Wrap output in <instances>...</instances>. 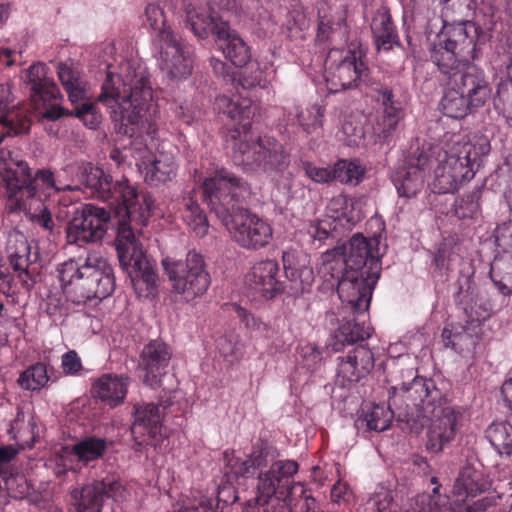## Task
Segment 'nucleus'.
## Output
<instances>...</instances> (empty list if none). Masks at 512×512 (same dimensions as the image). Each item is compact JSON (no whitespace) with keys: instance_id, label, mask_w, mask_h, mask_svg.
Returning <instances> with one entry per match:
<instances>
[{"instance_id":"1","label":"nucleus","mask_w":512,"mask_h":512,"mask_svg":"<svg viewBox=\"0 0 512 512\" xmlns=\"http://www.w3.org/2000/svg\"><path fill=\"white\" fill-rule=\"evenodd\" d=\"M98 61L106 73L98 101L106 106L116 131L130 138V153L144 180L151 185L172 180L174 153L169 142L158 138V106L146 65L117 55L114 43L101 46Z\"/></svg>"},{"instance_id":"2","label":"nucleus","mask_w":512,"mask_h":512,"mask_svg":"<svg viewBox=\"0 0 512 512\" xmlns=\"http://www.w3.org/2000/svg\"><path fill=\"white\" fill-rule=\"evenodd\" d=\"M381 255L380 237L367 239L356 234L350 239L349 269L336 284L342 306L338 314L332 311L326 315L327 322L332 325L340 321L339 317L342 318L329 341L335 352L371 336V327L357 322L356 316L369 309L372 292L380 276Z\"/></svg>"},{"instance_id":"3","label":"nucleus","mask_w":512,"mask_h":512,"mask_svg":"<svg viewBox=\"0 0 512 512\" xmlns=\"http://www.w3.org/2000/svg\"><path fill=\"white\" fill-rule=\"evenodd\" d=\"M476 33L471 21L444 24L432 54L447 85L457 88L472 107L484 105L491 94L484 72L468 60L478 58Z\"/></svg>"},{"instance_id":"4","label":"nucleus","mask_w":512,"mask_h":512,"mask_svg":"<svg viewBox=\"0 0 512 512\" xmlns=\"http://www.w3.org/2000/svg\"><path fill=\"white\" fill-rule=\"evenodd\" d=\"M247 185L226 169H219L203 182V197L232 239L245 249L257 250L273 237L271 225L258 215L236 206Z\"/></svg>"},{"instance_id":"5","label":"nucleus","mask_w":512,"mask_h":512,"mask_svg":"<svg viewBox=\"0 0 512 512\" xmlns=\"http://www.w3.org/2000/svg\"><path fill=\"white\" fill-rule=\"evenodd\" d=\"M0 178L10 193L14 209L23 211L33 223L52 231L54 222L50 205L62 191L77 187L59 186L50 170L39 169L34 175L28 164L8 150H0Z\"/></svg>"},{"instance_id":"6","label":"nucleus","mask_w":512,"mask_h":512,"mask_svg":"<svg viewBox=\"0 0 512 512\" xmlns=\"http://www.w3.org/2000/svg\"><path fill=\"white\" fill-rule=\"evenodd\" d=\"M406 374L408 379H412L410 388L406 390L407 400L393 390L391 404L400 409L412 407L414 419L409 423L411 429L418 432L427 425L426 448L438 453L454 439L461 413L445 404L441 391L433 381L419 377L413 367H409Z\"/></svg>"},{"instance_id":"7","label":"nucleus","mask_w":512,"mask_h":512,"mask_svg":"<svg viewBox=\"0 0 512 512\" xmlns=\"http://www.w3.org/2000/svg\"><path fill=\"white\" fill-rule=\"evenodd\" d=\"M113 208L118 218L115 243L120 266L128 274L139 297H152L156 293L158 277L141 243L144 236L142 227L147 225L149 218L143 223L136 220L132 213L126 211L125 204Z\"/></svg>"},{"instance_id":"8","label":"nucleus","mask_w":512,"mask_h":512,"mask_svg":"<svg viewBox=\"0 0 512 512\" xmlns=\"http://www.w3.org/2000/svg\"><path fill=\"white\" fill-rule=\"evenodd\" d=\"M59 279L66 300L77 306L92 299H105L115 288L111 266L96 253L63 263Z\"/></svg>"},{"instance_id":"9","label":"nucleus","mask_w":512,"mask_h":512,"mask_svg":"<svg viewBox=\"0 0 512 512\" xmlns=\"http://www.w3.org/2000/svg\"><path fill=\"white\" fill-rule=\"evenodd\" d=\"M489 151L490 144L486 138H479L475 143L455 142L448 151L438 154L439 163L429 187L438 194L454 193L474 177V165Z\"/></svg>"},{"instance_id":"10","label":"nucleus","mask_w":512,"mask_h":512,"mask_svg":"<svg viewBox=\"0 0 512 512\" xmlns=\"http://www.w3.org/2000/svg\"><path fill=\"white\" fill-rule=\"evenodd\" d=\"M83 183L91 193L109 202L111 207L125 204L126 211L132 213L136 220L142 223L152 215L154 198L148 193H139L125 177L112 182L111 177L103 169L89 166L85 169Z\"/></svg>"},{"instance_id":"11","label":"nucleus","mask_w":512,"mask_h":512,"mask_svg":"<svg viewBox=\"0 0 512 512\" xmlns=\"http://www.w3.org/2000/svg\"><path fill=\"white\" fill-rule=\"evenodd\" d=\"M187 24L198 39H207L209 35H214L224 56L233 65L243 67L250 61V48L219 13H204L189 7Z\"/></svg>"},{"instance_id":"12","label":"nucleus","mask_w":512,"mask_h":512,"mask_svg":"<svg viewBox=\"0 0 512 512\" xmlns=\"http://www.w3.org/2000/svg\"><path fill=\"white\" fill-rule=\"evenodd\" d=\"M233 161L248 172H265L268 175L283 172L290 163L289 154L274 138L253 140L244 134L234 146Z\"/></svg>"},{"instance_id":"13","label":"nucleus","mask_w":512,"mask_h":512,"mask_svg":"<svg viewBox=\"0 0 512 512\" xmlns=\"http://www.w3.org/2000/svg\"><path fill=\"white\" fill-rule=\"evenodd\" d=\"M162 267L171 283L172 292L186 302L202 296L210 286V275L204 258L195 250L189 251L185 260L163 258Z\"/></svg>"},{"instance_id":"14","label":"nucleus","mask_w":512,"mask_h":512,"mask_svg":"<svg viewBox=\"0 0 512 512\" xmlns=\"http://www.w3.org/2000/svg\"><path fill=\"white\" fill-rule=\"evenodd\" d=\"M368 67L360 49H331L324 62L318 84H324L329 93L358 87L367 77Z\"/></svg>"},{"instance_id":"15","label":"nucleus","mask_w":512,"mask_h":512,"mask_svg":"<svg viewBox=\"0 0 512 512\" xmlns=\"http://www.w3.org/2000/svg\"><path fill=\"white\" fill-rule=\"evenodd\" d=\"M491 488V480L482 469L474 465H466L455 479L449 512H484L495 502L494 497L478 496Z\"/></svg>"},{"instance_id":"16","label":"nucleus","mask_w":512,"mask_h":512,"mask_svg":"<svg viewBox=\"0 0 512 512\" xmlns=\"http://www.w3.org/2000/svg\"><path fill=\"white\" fill-rule=\"evenodd\" d=\"M48 67L42 62L32 64L24 71L23 80L29 86L35 109L43 119L55 121L67 113L61 107L60 90L48 76Z\"/></svg>"},{"instance_id":"17","label":"nucleus","mask_w":512,"mask_h":512,"mask_svg":"<svg viewBox=\"0 0 512 512\" xmlns=\"http://www.w3.org/2000/svg\"><path fill=\"white\" fill-rule=\"evenodd\" d=\"M299 466L293 460H278L257 477L255 501L259 506L268 505L272 499L285 501L293 488V477Z\"/></svg>"},{"instance_id":"18","label":"nucleus","mask_w":512,"mask_h":512,"mask_svg":"<svg viewBox=\"0 0 512 512\" xmlns=\"http://www.w3.org/2000/svg\"><path fill=\"white\" fill-rule=\"evenodd\" d=\"M157 61L160 69L172 80L186 79L192 73L191 51L181 37L172 30L161 33Z\"/></svg>"},{"instance_id":"19","label":"nucleus","mask_w":512,"mask_h":512,"mask_svg":"<svg viewBox=\"0 0 512 512\" xmlns=\"http://www.w3.org/2000/svg\"><path fill=\"white\" fill-rule=\"evenodd\" d=\"M407 369L408 368H401L393 371L390 379L392 385L388 390V407L376 404L366 412L363 420L365 421L369 430H374L377 432L386 430L390 426L395 414H397L398 417L403 418V420H405L408 424L411 420L414 419V412L412 411L411 406L410 408L407 407L400 409L391 404L393 390L401 393L403 395V399L407 400L408 392H406V390L410 388V384L412 382V379L407 378Z\"/></svg>"},{"instance_id":"20","label":"nucleus","mask_w":512,"mask_h":512,"mask_svg":"<svg viewBox=\"0 0 512 512\" xmlns=\"http://www.w3.org/2000/svg\"><path fill=\"white\" fill-rule=\"evenodd\" d=\"M110 220L111 213L106 208L85 204L80 214L72 219L67 228V242L82 245L101 240Z\"/></svg>"},{"instance_id":"21","label":"nucleus","mask_w":512,"mask_h":512,"mask_svg":"<svg viewBox=\"0 0 512 512\" xmlns=\"http://www.w3.org/2000/svg\"><path fill=\"white\" fill-rule=\"evenodd\" d=\"M244 283L254 299L271 300L284 292L280 267L276 260L265 259L252 265L245 274Z\"/></svg>"},{"instance_id":"22","label":"nucleus","mask_w":512,"mask_h":512,"mask_svg":"<svg viewBox=\"0 0 512 512\" xmlns=\"http://www.w3.org/2000/svg\"><path fill=\"white\" fill-rule=\"evenodd\" d=\"M6 254L21 287L26 291L32 289L35 280L31 271V265L36 261L37 257L36 255L32 256L31 246L22 232L11 230L8 233Z\"/></svg>"},{"instance_id":"23","label":"nucleus","mask_w":512,"mask_h":512,"mask_svg":"<svg viewBox=\"0 0 512 512\" xmlns=\"http://www.w3.org/2000/svg\"><path fill=\"white\" fill-rule=\"evenodd\" d=\"M337 379L345 386L358 382L371 372L374 367V355L365 345L351 349L346 355L337 358Z\"/></svg>"},{"instance_id":"24","label":"nucleus","mask_w":512,"mask_h":512,"mask_svg":"<svg viewBox=\"0 0 512 512\" xmlns=\"http://www.w3.org/2000/svg\"><path fill=\"white\" fill-rule=\"evenodd\" d=\"M171 357V348L160 340H153L145 345L140 362V367L145 371L143 382L153 388L159 386Z\"/></svg>"},{"instance_id":"25","label":"nucleus","mask_w":512,"mask_h":512,"mask_svg":"<svg viewBox=\"0 0 512 512\" xmlns=\"http://www.w3.org/2000/svg\"><path fill=\"white\" fill-rule=\"evenodd\" d=\"M0 143L5 136L28 132L30 121L26 111L14 104L9 84H0Z\"/></svg>"},{"instance_id":"26","label":"nucleus","mask_w":512,"mask_h":512,"mask_svg":"<svg viewBox=\"0 0 512 512\" xmlns=\"http://www.w3.org/2000/svg\"><path fill=\"white\" fill-rule=\"evenodd\" d=\"M364 204L363 198L338 194L329 200L325 216L339 229H351L363 218Z\"/></svg>"},{"instance_id":"27","label":"nucleus","mask_w":512,"mask_h":512,"mask_svg":"<svg viewBox=\"0 0 512 512\" xmlns=\"http://www.w3.org/2000/svg\"><path fill=\"white\" fill-rule=\"evenodd\" d=\"M163 409L153 403L135 407L132 434L139 445L149 444L161 433Z\"/></svg>"},{"instance_id":"28","label":"nucleus","mask_w":512,"mask_h":512,"mask_svg":"<svg viewBox=\"0 0 512 512\" xmlns=\"http://www.w3.org/2000/svg\"><path fill=\"white\" fill-rule=\"evenodd\" d=\"M350 242L347 245L337 246L323 253L317 265V275L327 289H333L339 279L349 269Z\"/></svg>"},{"instance_id":"29","label":"nucleus","mask_w":512,"mask_h":512,"mask_svg":"<svg viewBox=\"0 0 512 512\" xmlns=\"http://www.w3.org/2000/svg\"><path fill=\"white\" fill-rule=\"evenodd\" d=\"M430 165L426 155H419L407 167L400 168L393 176V182L401 197H414L424 185L425 169Z\"/></svg>"},{"instance_id":"30","label":"nucleus","mask_w":512,"mask_h":512,"mask_svg":"<svg viewBox=\"0 0 512 512\" xmlns=\"http://www.w3.org/2000/svg\"><path fill=\"white\" fill-rule=\"evenodd\" d=\"M286 278L301 291L308 290L314 281V272L308 256L301 251L288 249L282 255Z\"/></svg>"},{"instance_id":"31","label":"nucleus","mask_w":512,"mask_h":512,"mask_svg":"<svg viewBox=\"0 0 512 512\" xmlns=\"http://www.w3.org/2000/svg\"><path fill=\"white\" fill-rule=\"evenodd\" d=\"M378 100L384 107L382 120L373 128V134L380 139L387 138L404 117L403 107L400 102L394 100L391 89L381 86L378 90Z\"/></svg>"},{"instance_id":"32","label":"nucleus","mask_w":512,"mask_h":512,"mask_svg":"<svg viewBox=\"0 0 512 512\" xmlns=\"http://www.w3.org/2000/svg\"><path fill=\"white\" fill-rule=\"evenodd\" d=\"M128 385L127 377L105 374L95 381L92 393L108 406L116 407L123 402Z\"/></svg>"},{"instance_id":"33","label":"nucleus","mask_w":512,"mask_h":512,"mask_svg":"<svg viewBox=\"0 0 512 512\" xmlns=\"http://www.w3.org/2000/svg\"><path fill=\"white\" fill-rule=\"evenodd\" d=\"M216 108L227 116L234 124H238L244 131L250 127V120L254 115L251 100L239 95H221L216 98Z\"/></svg>"},{"instance_id":"34","label":"nucleus","mask_w":512,"mask_h":512,"mask_svg":"<svg viewBox=\"0 0 512 512\" xmlns=\"http://www.w3.org/2000/svg\"><path fill=\"white\" fill-rule=\"evenodd\" d=\"M179 212L187 227L195 236L205 237L209 233V222L205 212L192 196H184L179 203Z\"/></svg>"},{"instance_id":"35","label":"nucleus","mask_w":512,"mask_h":512,"mask_svg":"<svg viewBox=\"0 0 512 512\" xmlns=\"http://www.w3.org/2000/svg\"><path fill=\"white\" fill-rule=\"evenodd\" d=\"M57 75L66 90L69 100L76 104L86 96L85 81L78 69L71 64L61 62L57 65Z\"/></svg>"},{"instance_id":"36","label":"nucleus","mask_w":512,"mask_h":512,"mask_svg":"<svg viewBox=\"0 0 512 512\" xmlns=\"http://www.w3.org/2000/svg\"><path fill=\"white\" fill-rule=\"evenodd\" d=\"M223 461L226 473L235 479L249 478L264 464L261 455H252L245 459L235 457L233 451L226 450L223 453Z\"/></svg>"},{"instance_id":"37","label":"nucleus","mask_w":512,"mask_h":512,"mask_svg":"<svg viewBox=\"0 0 512 512\" xmlns=\"http://www.w3.org/2000/svg\"><path fill=\"white\" fill-rule=\"evenodd\" d=\"M107 449V441L99 437H86L74 444L71 448H65L67 456L76 458L78 462L88 463L99 459Z\"/></svg>"},{"instance_id":"38","label":"nucleus","mask_w":512,"mask_h":512,"mask_svg":"<svg viewBox=\"0 0 512 512\" xmlns=\"http://www.w3.org/2000/svg\"><path fill=\"white\" fill-rule=\"evenodd\" d=\"M371 29L378 48L389 50L397 42L391 16L386 10H379L372 19Z\"/></svg>"},{"instance_id":"39","label":"nucleus","mask_w":512,"mask_h":512,"mask_svg":"<svg viewBox=\"0 0 512 512\" xmlns=\"http://www.w3.org/2000/svg\"><path fill=\"white\" fill-rule=\"evenodd\" d=\"M366 120V116L359 112L345 116L341 127V139L347 146H360L364 143Z\"/></svg>"},{"instance_id":"40","label":"nucleus","mask_w":512,"mask_h":512,"mask_svg":"<svg viewBox=\"0 0 512 512\" xmlns=\"http://www.w3.org/2000/svg\"><path fill=\"white\" fill-rule=\"evenodd\" d=\"M442 339L446 347L460 354L470 351L476 344V339L460 324L446 325L442 331Z\"/></svg>"},{"instance_id":"41","label":"nucleus","mask_w":512,"mask_h":512,"mask_svg":"<svg viewBox=\"0 0 512 512\" xmlns=\"http://www.w3.org/2000/svg\"><path fill=\"white\" fill-rule=\"evenodd\" d=\"M71 496L78 512L101 511L103 495L99 492L95 482L83 486L81 490L74 489Z\"/></svg>"},{"instance_id":"42","label":"nucleus","mask_w":512,"mask_h":512,"mask_svg":"<svg viewBox=\"0 0 512 512\" xmlns=\"http://www.w3.org/2000/svg\"><path fill=\"white\" fill-rule=\"evenodd\" d=\"M487 437L500 455L512 456V424L510 422L492 423L487 430Z\"/></svg>"},{"instance_id":"43","label":"nucleus","mask_w":512,"mask_h":512,"mask_svg":"<svg viewBox=\"0 0 512 512\" xmlns=\"http://www.w3.org/2000/svg\"><path fill=\"white\" fill-rule=\"evenodd\" d=\"M490 277L501 294H512V258L495 257L491 264Z\"/></svg>"},{"instance_id":"44","label":"nucleus","mask_w":512,"mask_h":512,"mask_svg":"<svg viewBox=\"0 0 512 512\" xmlns=\"http://www.w3.org/2000/svg\"><path fill=\"white\" fill-rule=\"evenodd\" d=\"M325 108L319 103L312 104L306 108L296 107V119L299 126L306 134L316 133L322 129L324 122Z\"/></svg>"},{"instance_id":"45","label":"nucleus","mask_w":512,"mask_h":512,"mask_svg":"<svg viewBox=\"0 0 512 512\" xmlns=\"http://www.w3.org/2000/svg\"><path fill=\"white\" fill-rule=\"evenodd\" d=\"M441 107L446 116L458 119L467 115L472 103L457 88L448 86Z\"/></svg>"},{"instance_id":"46","label":"nucleus","mask_w":512,"mask_h":512,"mask_svg":"<svg viewBox=\"0 0 512 512\" xmlns=\"http://www.w3.org/2000/svg\"><path fill=\"white\" fill-rule=\"evenodd\" d=\"M365 512H399V505L395 501L391 489L380 485L365 503Z\"/></svg>"},{"instance_id":"47","label":"nucleus","mask_w":512,"mask_h":512,"mask_svg":"<svg viewBox=\"0 0 512 512\" xmlns=\"http://www.w3.org/2000/svg\"><path fill=\"white\" fill-rule=\"evenodd\" d=\"M407 512H449L448 498L438 494V487L430 493L418 495Z\"/></svg>"},{"instance_id":"48","label":"nucleus","mask_w":512,"mask_h":512,"mask_svg":"<svg viewBox=\"0 0 512 512\" xmlns=\"http://www.w3.org/2000/svg\"><path fill=\"white\" fill-rule=\"evenodd\" d=\"M216 348L219 355L230 364L238 362L245 352L244 344L234 332L220 336L216 341Z\"/></svg>"},{"instance_id":"49","label":"nucleus","mask_w":512,"mask_h":512,"mask_svg":"<svg viewBox=\"0 0 512 512\" xmlns=\"http://www.w3.org/2000/svg\"><path fill=\"white\" fill-rule=\"evenodd\" d=\"M36 429L37 426L34 421V417L29 414L26 420L24 411L22 409H18L17 416L11 423L10 427V433L13 434V438L22 441H27L29 439L30 443L28 446L32 447L37 437Z\"/></svg>"},{"instance_id":"50","label":"nucleus","mask_w":512,"mask_h":512,"mask_svg":"<svg viewBox=\"0 0 512 512\" xmlns=\"http://www.w3.org/2000/svg\"><path fill=\"white\" fill-rule=\"evenodd\" d=\"M335 180L357 185L363 179L365 169L358 160H340L334 165Z\"/></svg>"},{"instance_id":"51","label":"nucleus","mask_w":512,"mask_h":512,"mask_svg":"<svg viewBox=\"0 0 512 512\" xmlns=\"http://www.w3.org/2000/svg\"><path fill=\"white\" fill-rule=\"evenodd\" d=\"M346 35V23L344 18V12L340 11L337 13L336 20L327 19L324 16H320V23L318 26L317 39L321 42L326 40H334L337 37H345Z\"/></svg>"},{"instance_id":"52","label":"nucleus","mask_w":512,"mask_h":512,"mask_svg":"<svg viewBox=\"0 0 512 512\" xmlns=\"http://www.w3.org/2000/svg\"><path fill=\"white\" fill-rule=\"evenodd\" d=\"M48 380L46 366L42 363H36L20 375L18 383L23 389L35 391L44 387Z\"/></svg>"},{"instance_id":"53","label":"nucleus","mask_w":512,"mask_h":512,"mask_svg":"<svg viewBox=\"0 0 512 512\" xmlns=\"http://www.w3.org/2000/svg\"><path fill=\"white\" fill-rule=\"evenodd\" d=\"M239 83L244 89L256 87L267 89L270 85V79L258 64H251L240 73Z\"/></svg>"},{"instance_id":"54","label":"nucleus","mask_w":512,"mask_h":512,"mask_svg":"<svg viewBox=\"0 0 512 512\" xmlns=\"http://www.w3.org/2000/svg\"><path fill=\"white\" fill-rule=\"evenodd\" d=\"M143 23L146 27L157 33L158 42L161 41L162 31L171 30L166 25L164 11L158 4L150 3L146 6Z\"/></svg>"},{"instance_id":"55","label":"nucleus","mask_w":512,"mask_h":512,"mask_svg":"<svg viewBox=\"0 0 512 512\" xmlns=\"http://www.w3.org/2000/svg\"><path fill=\"white\" fill-rule=\"evenodd\" d=\"M234 308L241 322L253 336L265 338L269 336L270 328L268 324H266L260 318L254 316L241 306L235 305Z\"/></svg>"},{"instance_id":"56","label":"nucleus","mask_w":512,"mask_h":512,"mask_svg":"<svg viewBox=\"0 0 512 512\" xmlns=\"http://www.w3.org/2000/svg\"><path fill=\"white\" fill-rule=\"evenodd\" d=\"M230 5L231 0H183V10L186 18L189 7L204 13H219L229 9Z\"/></svg>"},{"instance_id":"57","label":"nucleus","mask_w":512,"mask_h":512,"mask_svg":"<svg viewBox=\"0 0 512 512\" xmlns=\"http://www.w3.org/2000/svg\"><path fill=\"white\" fill-rule=\"evenodd\" d=\"M494 237L497 248L504 254L502 257L512 258V221L499 224Z\"/></svg>"},{"instance_id":"58","label":"nucleus","mask_w":512,"mask_h":512,"mask_svg":"<svg viewBox=\"0 0 512 512\" xmlns=\"http://www.w3.org/2000/svg\"><path fill=\"white\" fill-rule=\"evenodd\" d=\"M478 208L476 194H469L456 200L454 212L459 219H467L473 218L477 214Z\"/></svg>"},{"instance_id":"59","label":"nucleus","mask_w":512,"mask_h":512,"mask_svg":"<svg viewBox=\"0 0 512 512\" xmlns=\"http://www.w3.org/2000/svg\"><path fill=\"white\" fill-rule=\"evenodd\" d=\"M303 169L306 176L315 183L325 184L335 180L334 168L320 167L312 162L306 161L303 162Z\"/></svg>"},{"instance_id":"60","label":"nucleus","mask_w":512,"mask_h":512,"mask_svg":"<svg viewBox=\"0 0 512 512\" xmlns=\"http://www.w3.org/2000/svg\"><path fill=\"white\" fill-rule=\"evenodd\" d=\"M75 115L90 129L97 128L101 122V115L96 111L95 105L89 102L77 107Z\"/></svg>"},{"instance_id":"61","label":"nucleus","mask_w":512,"mask_h":512,"mask_svg":"<svg viewBox=\"0 0 512 512\" xmlns=\"http://www.w3.org/2000/svg\"><path fill=\"white\" fill-rule=\"evenodd\" d=\"M337 230H339L337 225L325 216L323 219L312 223L308 229V233L313 239L323 241L327 239L332 232Z\"/></svg>"},{"instance_id":"62","label":"nucleus","mask_w":512,"mask_h":512,"mask_svg":"<svg viewBox=\"0 0 512 512\" xmlns=\"http://www.w3.org/2000/svg\"><path fill=\"white\" fill-rule=\"evenodd\" d=\"M301 358L304 363V365L308 369H315L316 366L321 362L322 360V354L319 350V348L312 343L305 344L301 347Z\"/></svg>"},{"instance_id":"63","label":"nucleus","mask_w":512,"mask_h":512,"mask_svg":"<svg viewBox=\"0 0 512 512\" xmlns=\"http://www.w3.org/2000/svg\"><path fill=\"white\" fill-rule=\"evenodd\" d=\"M6 488L13 498H23L29 493V485L23 476L6 479Z\"/></svg>"},{"instance_id":"64","label":"nucleus","mask_w":512,"mask_h":512,"mask_svg":"<svg viewBox=\"0 0 512 512\" xmlns=\"http://www.w3.org/2000/svg\"><path fill=\"white\" fill-rule=\"evenodd\" d=\"M178 512H218L215 508V501L211 498L200 497L193 503L181 508Z\"/></svg>"}]
</instances>
